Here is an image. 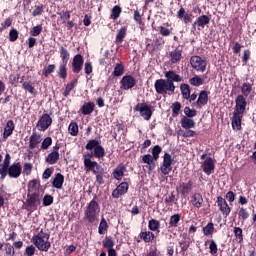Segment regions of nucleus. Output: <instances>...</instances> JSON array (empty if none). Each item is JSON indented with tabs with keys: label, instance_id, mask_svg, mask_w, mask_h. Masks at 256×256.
<instances>
[{
	"label": "nucleus",
	"instance_id": "nucleus-1",
	"mask_svg": "<svg viewBox=\"0 0 256 256\" xmlns=\"http://www.w3.org/2000/svg\"><path fill=\"white\" fill-rule=\"evenodd\" d=\"M93 154H84L83 160H84V168L86 173H90V171L93 172L94 175H96V182L98 185H103L105 181L103 180V167L97 163V161H92Z\"/></svg>",
	"mask_w": 256,
	"mask_h": 256
},
{
	"label": "nucleus",
	"instance_id": "nucleus-2",
	"mask_svg": "<svg viewBox=\"0 0 256 256\" xmlns=\"http://www.w3.org/2000/svg\"><path fill=\"white\" fill-rule=\"evenodd\" d=\"M51 234L46 230L41 229L37 234L33 235L32 243L38 249V251H44L47 253L51 249V242L49 239Z\"/></svg>",
	"mask_w": 256,
	"mask_h": 256
},
{
	"label": "nucleus",
	"instance_id": "nucleus-3",
	"mask_svg": "<svg viewBox=\"0 0 256 256\" xmlns=\"http://www.w3.org/2000/svg\"><path fill=\"white\" fill-rule=\"evenodd\" d=\"M154 89L158 95L167 97V95H173L175 93V84L166 79H158L154 83Z\"/></svg>",
	"mask_w": 256,
	"mask_h": 256
},
{
	"label": "nucleus",
	"instance_id": "nucleus-4",
	"mask_svg": "<svg viewBox=\"0 0 256 256\" xmlns=\"http://www.w3.org/2000/svg\"><path fill=\"white\" fill-rule=\"evenodd\" d=\"M85 149H87V151H93V153L88 154L92 155V157H95L96 159H103V157H105V148L101 146V140L92 139L88 141Z\"/></svg>",
	"mask_w": 256,
	"mask_h": 256
},
{
	"label": "nucleus",
	"instance_id": "nucleus-5",
	"mask_svg": "<svg viewBox=\"0 0 256 256\" xmlns=\"http://www.w3.org/2000/svg\"><path fill=\"white\" fill-rule=\"evenodd\" d=\"M99 213H101V207H99V203L95 200H92L86 207L85 210V218L88 223H95L97 217H99Z\"/></svg>",
	"mask_w": 256,
	"mask_h": 256
},
{
	"label": "nucleus",
	"instance_id": "nucleus-6",
	"mask_svg": "<svg viewBox=\"0 0 256 256\" xmlns=\"http://www.w3.org/2000/svg\"><path fill=\"white\" fill-rule=\"evenodd\" d=\"M190 65L192 69L198 71L199 73H205L207 70V60L201 56H192L190 58Z\"/></svg>",
	"mask_w": 256,
	"mask_h": 256
},
{
	"label": "nucleus",
	"instance_id": "nucleus-7",
	"mask_svg": "<svg viewBox=\"0 0 256 256\" xmlns=\"http://www.w3.org/2000/svg\"><path fill=\"white\" fill-rule=\"evenodd\" d=\"M41 205V195L39 193L28 194V198L26 199V207L27 211H37V207Z\"/></svg>",
	"mask_w": 256,
	"mask_h": 256
},
{
	"label": "nucleus",
	"instance_id": "nucleus-8",
	"mask_svg": "<svg viewBox=\"0 0 256 256\" xmlns=\"http://www.w3.org/2000/svg\"><path fill=\"white\" fill-rule=\"evenodd\" d=\"M200 158L204 161L201 165L202 171L207 175L215 173V160L211 157H207V154H202Z\"/></svg>",
	"mask_w": 256,
	"mask_h": 256
},
{
	"label": "nucleus",
	"instance_id": "nucleus-9",
	"mask_svg": "<svg viewBox=\"0 0 256 256\" xmlns=\"http://www.w3.org/2000/svg\"><path fill=\"white\" fill-rule=\"evenodd\" d=\"M134 111L140 112V116L145 121H149V119H151V117L153 116V110H151V106H149L147 103H138L134 107Z\"/></svg>",
	"mask_w": 256,
	"mask_h": 256
},
{
	"label": "nucleus",
	"instance_id": "nucleus-10",
	"mask_svg": "<svg viewBox=\"0 0 256 256\" xmlns=\"http://www.w3.org/2000/svg\"><path fill=\"white\" fill-rule=\"evenodd\" d=\"M173 157H171V154L165 153L163 156V162L160 166V171L162 175H169L171 171H173Z\"/></svg>",
	"mask_w": 256,
	"mask_h": 256
},
{
	"label": "nucleus",
	"instance_id": "nucleus-11",
	"mask_svg": "<svg viewBox=\"0 0 256 256\" xmlns=\"http://www.w3.org/2000/svg\"><path fill=\"white\" fill-rule=\"evenodd\" d=\"M235 114L243 115L245 113V109L247 108V98L243 95H238L235 100Z\"/></svg>",
	"mask_w": 256,
	"mask_h": 256
},
{
	"label": "nucleus",
	"instance_id": "nucleus-12",
	"mask_svg": "<svg viewBox=\"0 0 256 256\" xmlns=\"http://www.w3.org/2000/svg\"><path fill=\"white\" fill-rule=\"evenodd\" d=\"M53 118L49 114H43L37 122L38 131H47L48 127H51Z\"/></svg>",
	"mask_w": 256,
	"mask_h": 256
},
{
	"label": "nucleus",
	"instance_id": "nucleus-13",
	"mask_svg": "<svg viewBox=\"0 0 256 256\" xmlns=\"http://www.w3.org/2000/svg\"><path fill=\"white\" fill-rule=\"evenodd\" d=\"M137 85V80L131 75L124 76L120 81V88L124 91H128V89H133Z\"/></svg>",
	"mask_w": 256,
	"mask_h": 256
},
{
	"label": "nucleus",
	"instance_id": "nucleus-14",
	"mask_svg": "<svg viewBox=\"0 0 256 256\" xmlns=\"http://www.w3.org/2000/svg\"><path fill=\"white\" fill-rule=\"evenodd\" d=\"M22 172L23 168L21 167V162H14L9 167L8 176L10 177V179H19Z\"/></svg>",
	"mask_w": 256,
	"mask_h": 256
},
{
	"label": "nucleus",
	"instance_id": "nucleus-15",
	"mask_svg": "<svg viewBox=\"0 0 256 256\" xmlns=\"http://www.w3.org/2000/svg\"><path fill=\"white\" fill-rule=\"evenodd\" d=\"M11 165V155L7 153L3 160V163L0 164V177L5 179L9 175V167Z\"/></svg>",
	"mask_w": 256,
	"mask_h": 256
},
{
	"label": "nucleus",
	"instance_id": "nucleus-16",
	"mask_svg": "<svg viewBox=\"0 0 256 256\" xmlns=\"http://www.w3.org/2000/svg\"><path fill=\"white\" fill-rule=\"evenodd\" d=\"M216 203L219 207V211H221L223 217H229V214L231 213V207H229V204H227V200L225 198L218 196Z\"/></svg>",
	"mask_w": 256,
	"mask_h": 256
},
{
	"label": "nucleus",
	"instance_id": "nucleus-17",
	"mask_svg": "<svg viewBox=\"0 0 256 256\" xmlns=\"http://www.w3.org/2000/svg\"><path fill=\"white\" fill-rule=\"evenodd\" d=\"M59 149H60L59 144H56L52 148V151L47 155L46 163H49V165H55V163H57V161H59V157H60Z\"/></svg>",
	"mask_w": 256,
	"mask_h": 256
},
{
	"label": "nucleus",
	"instance_id": "nucleus-18",
	"mask_svg": "<svg viewBox=\"0 0 256 256\" xmlns=\"http://www.w3.org/2000/svg\"><path fill=\"white\" fill-rule=\"evenodd\" d=\"M83 63H85L83 56L81 54L75 55L72 60L73 73H81V71L83 70Z\"/></svg>",
	"mask_w": 256,
	"mask_h": 256
},
{
	"label": "nucleus",
	"instance_id": "nucleus-19",
	"mask_svg": "<svg viewBox=\"0 0 256 256\" xmlns=\"http://www.w3.org/2000/svg\"><path fill=\"white\" fill-rule=\"evenodd\" d=\"M127 191H129V184L127 182H122L113 190L112 197L113 199H119V197L125 195Z\"/></svg>",
	"mask_w": 256,
	"mask_h": 256
},
{
	"label": "nucleus",
	"instance_id": "nucleus-20",
	"mask_svg": "<svg viewBox=\"0 0 256 256\" xmlns=\"http://www.w3.org/2000/svg\"><path fill=\"white\" fill-rule=\"evenodd\" d=\"M168 55L170 62L173 65H176L177 63L181 62V59H183V50L175 48L174 50L170 51Z\"/></svg>",
	"mask_w": 256,
	"mask_h": 256
},
{
	"label": "nucleus",
	"instance_id": "nucleus-21",
	"mask_svg": "<svg viewBox=\"0 0 256 256\" xmlns=\"http://www.w3.org/2000/svg\"><path fill=\"white\" fill-rule=\"evenodd\" d=\"M255 84V79L251 78L250 82H244L241 87H240V91L243 95V97H249V95H251V93H253V85Z\"/></svg>",
	"mask_w": 256,
	"mask_h": 256
},
{
	"label": "nucleus",
	"instance_id": "nucleus-22",
	"mask_svg": "<svg viewBox=\"0 0 256 256\" xmlns=\"http://www.w3.org/2000/svg\"><path fill=\"white\" fill-rule=\"evenodd\" d=\"M193 189V182L189 180L188 183L185 182H179L177 191L178 193H181L184 197L189 195L190 191Z\"/></svg>",
	"mask_w": 256,
	"mask_h": 256
},
{
	"label": "nucleus",
	"instance_id": "nucleus-23",
	"mask_svg": "<svg viewBox=\"0 0 256 256\" xmlns=\"http://www.w3.org/2000/svg\"><path fill=\"white\" fill-rule=\"evenodd\" d=\"M41 141H43V138H41V134L33 132L32 135L29 137V149H37Z\"/></svg>",
	"mask_w": 256,
	"mask_h": 256
},
{
	"label": "nucleus",
	"instance_id": "nucleus-24",
	"mask_svg": "<svg viewBox=\"0 0 256 256\" xmlns=\"http://www.w3.org/2000/svg\"><path fill=\"white\" fill-rule=\"evenodd\" d=\"M191 203L195 209H201V207H203V203H205L203 195L199 192L194 193L191 196Z\"/></svg>",
	"mask_w": 256,
	"mask_h": 256
},
{
	"label": "nucleus",
	"instance_id": "nucleus-25",
	"mask_svg": "<svg viewBox=\"0 0 256 256\" xmlns=\"http://www.w3.org/2000/svg\"><path fill=\"white\" fill-rule=\"evenodd\" d=\"M164 76L166 77L165 80L169 81L170 83H181V81H183V78L173 71H166Z\"/></svg>",
	"mask_w": 256,
	"mask_h": 256
},
{
	"label": "nucleus",
	"instance_id": "nucleus-26",
	"mask_svg": "<svg viewBox=\"0 0 256 256\" xmlns=\"http://www.w3.org/2000/svg\"><path fill=\"white\" fill-rule=\"evenodd\" d=\"M13 131H15V123L13 120H8L4 127L3 138L8 139L11 137V135H13Z\"/></svg>",
	"mask_w": 256,
	"mask_h": 256
},
{
	"label": "nucleus",
	"instance_id": "nucleus-27",
	"mask_svg": "<svg viewBox=\"0 0 256 256\" xmlns=\"http://www.w3.org/2000/svg\"><path fill=\"white\" fill-rule=\"evenodd\" d=\"M125 171H127L125 165L119 164L113 172L114 179H116L117 181H121V179H123L125 175Z\"/></svg>",
	"mask_w": 256,
	"mask_h": 256
},
{
	"label": "nucleus",
	"instance_id": "nucleus-28",
	"mask_svg": "<svg viewBox=\"0 0 256 256\" xmlns=\"http://www.w3.org/2000/svg\"><path fill=\"white\" fill-rule=\"evenodd\" d=\"M63 183H65V176L61 173H57L52 181V187L55 189H63Z\"/></svg>",
	"mask_w": 256,
	"mask_h": 256
},
{
	"label": "nucleus",
	"instance_id": "nucleus-29",
	"mask_svg": "<svg viewBox=\"0 0 256 256\" xmlns=\"http://www.w3.org/2000/svg\"><path fill=\"white\" fill-rule=\"evenodd\" d=\"M243 119V114H235L232 116V129L234 131H241V120Z\"/></svg>",
	"mask_w": 256,
	"mask_h": 256
},
{
	"label": "nucleus",
	"instance_id": "nucleus-30",
	"mask_svg": "<svg viewBox=\"0 0 256 256\" xmlns=\"http://www.w3.org/2000/svg\"><path fill=\"white\" fill-rule=\"evenodd\" d=\"M95 111V102H86L80 108L82 115H91Z\"/></svg>",
	"mask_w": 256,
	"mask_h": 256
},
{
	"label": "nucleus",
	"instance_id": "nucleus-31",
	"mask_svg": "<svg viewBox=\"0 0 256 256\" xmlns=\"http://www.w3.org/2000/svg\"><path fill=\"white\" fill-rule=\"evenodd\" d=\"M181 127H183V129H193V127H195V121L187 116H184L181 120Z\"/></svg>",
	"mask_w": 256,
	"mask_h": 256
},
{
	"label": "nucleus",
	"instance_id": "nucleus-32",
	"mask_svg": "<svg viewBox=\"0 0 256 256\" xmlns=\"http://www.w3.org/2000/svg\"><path fill=\"white\" fill-rule=\"evenodd\" d=\"M142 162L146 165H149V171H153V169H155V158H153L151 154H146L142 156Z\"/></svg>",
	"mask_w": 256,
	"mask_h": 256
},
{
	"label": "nucleus",
	"instance_id": "nucleus-33",
	"mask_svg": "<svg viewBox=\"0 0 256 256\" xmlns=\"http://www.w3.org/2000/svg\"><path fill=\"white\" fill-rule=\"evenodd\" d=\"M211 21V18L207 15H202L197 18V21L194 22V25H197V27H201L202 29L205 27V25H209Z\"/></svg>",
	"mask_w": 256,
	"mask_h": 256
},
{
	"label": "nucleus",
	"instance_id": "nucleus-34",
	"mask_svg": "<svg viewBox=\"0 0 256 256\" xmlns=\"http://www.w3.org/2000/svg\"><path fill=\"white\" fill-rule=\"evenodd\" d=\"M139 237L144 241V243H151V241L155 239V234L151 231H144L140 232Z\"/></svg>",
	"mask_w": 256,
	"mask_h": 256
},
{
	"label": "nucleus",
	"instance_id": "nucleus-35",
	"mask_svg": "<svg viewBox=\"0 0 256 256\" xmlns=\"http://www.w3.org/2000/svg\"><path fill=\"white\" fill-rule=\"evenodd\" d=\"M209 101V95L207 94V91L203 90L200 92L197 105L198 107H204V105Z\"/></svg>",
	"mask_w": 256,
	"mask_h": 256
},
{
	"label": "nucleus",
	"instance_id": "nucleus-36",
	"mask_svg": "<svg viewBox=\"0 0 256 256\" xmlns=\"http://www.w3.org/2000/svg\"><path fill=\"white\" fill-rule=\"evenodd\" d=\"M108 230H109V224H107V220H105V218H101V221L98 227L99 235H105V233H107Z\"/></svg>",
	"mask_w": 256,
	"mask_h": 256
},
{
	"label": "nucleus",
	"instance_id": "nucleus-37",
	"mask_svg": "<svg viewBox=\"0 0 256 256\" xmlns=\"http://www.w3.org/2000/svg\"><path fill=\"white\" fill-rule=\"evenodd\" d=\"M77 83L78 80L74 79L73 81H71L70 83H68L64 89L63 95L65 97H69V95L71 94V90L75 89V87H77Z\"/></svg>",
	"mask_w": 256,
	"mask_h": 256
},
{
	"label": "nucleus",
	"instance_id": "nucleus-38",
	"mask_svg": "<svg viewBox=\"0 0 256 256\" xmlns=\"http://www.w3.org/2000/svg\"><path fill=\"white\" fill-rule=\"evenodd\" d=\"M125 37H127V27H122L117 32L116 43H123Z\"/></svg>",
	"mask_w": 256,
	"mask_h": 256
},
{
	"label": "nucleus",
	"instance_id": "nucleus-39",
	"mask_svg": "<svg viewBox=\"0 0 256 256\" xmlns=\"http://www.w3.org/2000/svg\"><path fill=\"white\" fill-rule=\"evenodd\" d=\"M123 73H125V66H123V63L121 62L117 63L114 67L112 75H114V77H121Z\"/></svg>",
	"mask_w": 256,
	"mask_h": 256
},
{
	"label": "nucleus",
	"instance_id": "nucleus-40",
	"mask_svg": "<svg viewBox=\"0 0 256 256\" xmlns=\"http://www.w3.org/2000/svg\"><path fill=\"white\" fill-rule=\"evenodd\" d=\"M159 227H161V222H159V220H156V219L149 220L148 229L150 231H157V233H159Z\"/></svg>",
	"mask_w": 256,
	"mask_h": 256
},
{
	"label": "nucleus",
	"instance_id": "nucleus-41",
	"mask_svg": "<svg viewBox=\"0 0 256 256\" xmlns=\"http://www.w3.org/2000/svg\"><path fill=\"white\" fill-rule=\"evenodd\" d=\"M180 91L184 99H189L191 95V88L189 87V84H181Z\"/></svg>",
	"mask_w": 256,
	"mask_h": 256
},
{
	"label": "nucleus",
	"instance_id": "nucleus-42",
	"mask_svg": "<svg viewBox=\"0 0 256 256\" xmlns=\"http://www.w3.org/2000/svg\"><path fill=\"white\" fill-rule=\"evenodd\" d=\"M68 131L72 137H77L79 135V125H77V122H71Z\"/></svg>",
	"mask_w": 256,
	"mask_h": 256
},
{
	"label": "nucleus",
	"instance_id": "nucleus-43",
	"mask_svg": "<svg viewBox=\"0 0 256 256\" xmlns=\"http://www.w3.org/2000/svg\"><path fill=\"white\" fill-rule=\"evenodd\" d=\"M215 232V225L213 222H209L205 227H203V233L206 237H209V235H213Z\"/></svg>",
	"mask_w": 256,
	"mask_h": 256
},
{
	"label": "nucleus",
	"instance_id": "nucleus-44",
	"mask_svg": "<svg viewBox=\"0 0 256 256\" xmlns=\"http://www.w3.org/2000/svg\"><path fill=\"white\" fill-rule=\"evenodd\" d=\"M22 87L24 91H28L31 95L35 93V86L33 85V82L31 81H25L22 83Z\"/></svg>",
	"mask_w": 256,
	"mask_h": 256
},
{
	"label": "nucleus",
	"instance_id": "nucleus-45",
	"mask_svg": "<svg viewBox=\"0 0 256 256\" xmlns=\"http://www.w3.org/2000/svg\"><path fill=\"white\" fill-rule=\"evenodd\" d=\"M190 85H193V87H200V85H203L205 83V80L199 76H194L189 79Z\"/></svg>",
	"mask_w": 256,
	"mask_h": 256
},
{
	"label": "nucleus",
	"instance_id": "nucleus-46",
	"mask_svg": "<svg viewBox=\"0 0 256 256\" xmlns=\"http://www.w3.org/2000/svg\"><path fill=\"white\" fill-rule=\"evenodd\" d=\"M103 247L105 249H113L115 247V241H113V238L111 236H106L103 241Z\"/></svg>",
	"mask_w": 256,
	"mask_h": 256
},
{
	"label": "nucleus",
	"instance_id": "nucleus-47",
	"mask_svg": "<svg viewBox=\"0 0 256 256\" xmlns=\"http://www.w3.org/2000/svg\"><path fill=\"white\" fill-rule=\"evenodd\" d=\"M58 75L60 79H67V64L61 63L58 68Z\"/></svg>",
	"mask_w": 256,
	"mask_h": 256
},
{
	"label": "nucleus",
	"instance_id": "nucleus-48",
	"mask_svg": "<svg viewBox=\"0 0 256 256\" xmlns=\"http://www.w3.org/2000/svg\"><path fill=\"white\" fill-rule=\"evenodd\" d=\"M60 57L62 59V63H65V64L69 63L70 54L65 47H60Z\"/></svg>",
	"mask_w": 256,
	"mask_h": 256
},
{
	"label": "nucleus",
	"instance_id": "nucleus-49",
	"mask_svg": "<svg viewBox=\"0 0 256 256\" xmlns=\"http://www.w3.org/2000/svg\"><path fill=\"white\" fill-rule=\"evenodd\" d=\"M181 221V214H174L170 217L169 225L170 227H177Z\"/></svg>",
	"mask_w": 256,
	"mask_h": 256
},
{
	"label": "nucleus",
	"instance_id": "nucleus-50",
	"mask_svg": "<svg viewBox=\"0 0 256 256\" xmlns=\"http://www.w3.org/2000/svg\"><path fill=\"white\" fill-rule=\"evenodd\" d=\"M52 145H53V138L46 137L41 143V149L45 151L49 149V147H51Z\"/></svg>",
	"mask_w": 256,
	"mask_h": 256
},
{
	"label": "nucleus",
	"instance_id": "nucleus-51",
	"mask_svg": "<svg viewBox=\"0 0 256 256\" xmlns=\"http://www.w3.org/2000/svg\"><path fill=\"white\" fill-rule=\"evenodd\" d=\"M161 151H163V148L161 146L156 145L152 148V157L154 161H157L159 159V155H161Z\"/></svg>",
	"mask_w": 256,
	"mask_h": 256
},
{
	"label": "nucleus",
	"instance_id": "nucleus-52",
	"mask_svg": "<svg viewBox=\"0 0 256 256\" xmlns=\"http://www.w3.org/2000/svg\"><path fill=\"white\" fill-rule=\"evenodd\" d=\"M43 31V26L41 24L34 26L31 31H30V35H32V37H39V35H41V32Z\"/></svg>",
	"mask_w": 256,
	"mask_h": 256
},
{
	"label": "nucleus",
	"instance_id": "nucleus-53",
	"mask_svg": "<svg viewBox=\"0 0 256 256\" xmlns=\"http://www.w3.org/2000/svg\"><path fill=\"white\" fill-rule=\"evenodd\" d=\"M234 235L236 237V241H238V243H242L243 229H241L240 227H234Z\"/></svg>",
	"mask_w": 256,
	"mask_h": 256
},
{
	"label": "nucleus",
	"instance_id": "nucleus-54",
	"mask_svg": "<svg viewBox=\"0 0 256 256\" xmlns=\"http://www.w3.org/2000/svg\"><path fill=\"white\" fill-rule=\"evenodd\" d=\"M11 25H13V18H6L4 23H2L0 26V33L5 31V29H8V27H11Z\"/></svg>",
	"mask_w": 256,
	"mask_h": 256
},
{
	"label": "nucleus",
	"instance_id": "nucleus-55",
	"mask_svg": "<svg viewBox=\"0 0 256 256\" xmlns=\"http://www.w3.org/2000/svg\"><path fill=\"white\" fill-rule=\"evenodd\" d=\"M19 39V31L17 29L12 28L9 32V41L14 43V41H17Z\"/></svg>",
	"mask_w": 256,
	"mask_h": 256
},
{
	"label": "nucleus",
	"instance_id": "nucleus-56",
	"mask_svg": "<svg viewBox=\"0 0 256 256\" xmlns=\"http://www.w3.org/2000/svg\"><path fill=\"white\" fill-rule=\"evenodd\" d=\"M121 15V7L120 6H114L112 9L111 19L117 20L119 19V16Z\"/></svg>",
	"mask_w": 256,
	"mask_h": 256
},
{
	"label": "nucleus",
	"instance_id": "nucleus-57",
	"mask_svg": "<svg viewBox=\"0 0 256 256\" xmlns=\"http://www.w3.org/2000/svg\"><path fill=\"white\" fill-rule=\"evenodd\" d=\"M209 250L211 255L217 256L218 248H217V242H215V240H210Z\"/></svg>",
	"mask_w": 256,
	"mask_h": 256
},
{
	"label": "nucleus",
	"instance_id": "nucleus-58",
	"mask_svg": "<svg viewBox=\"0 0 256 256\" xmlns=\"http://www.w3.org/2000/svg\"><path fill=\"white\" fill-rule=\"evenodd\" d=\"M54 72H55V64H50L44 69L43 75L44 77H49V75H51V73H54Z\"/></svg>",
	"mask_w": 256,
	"mask_h": 256
},
{
	"label": "nucleus",
	"instance_id": "nucleus-59",
	"mask_svg": "<svg viewBox=\"0 0 256 256\" xmlns=\"http://www.w3.org/2000/svg\"><path fill=\"white\" fill-rule=\"evenodd\" d=\"M238 215L239 218L242 219V221H246V219H249V212L245 208H240Z\"/></svg>",
	"mask_w": 256,
	"mask_h": 256
},
{
	"label": "nucleus",
	"instance_id": "nucleus-60",
	"mask_svg": "<svg viewBox=\"0 0 256 256\" xmlns=\"http://www.w3.org/2000/svg\"><path fill=\"white\" fill-rule=\"evenodd\" d=\"M44 207H49V205H53V196L45 195L43 198Z\"/></svg>",
	"mask_w": 256,
	"mask_h": 256
},
{
	"label": "nucleus",
	"instance_id": "nucleus-61",
	"mask_svg": "<svg viewBox=\"0 0 256 256\" xmlns=\"http://www.w3.org/2000/svg\"><path fill=\"white\" fill-rule=\"evenodd\" d=\"M184 114L186 115V117H195V115H197V110L185 107Z\"/></svg>",
	"mask_w": 256,
	"mask_h": 256
},
{
	"label": "nucleus",
	"instance_id": "nucleus-62",
	"mask_svg": "<svg viewBox=\"0 0 256 256\" xmlns=\"http://www.w3.org/2000/svg\"><path fill=\"white\" fill-rule=\"evenodd\" d=\"M9 82L16 87L17 83H19V74H11L9 76Z\"/></svg>",
	"mask_w": 256,
	"mask_h": 256
},
{
	"label": "nucleus",
	"instance_id": "nucleus-63",
	"mask_svg": "<svg viewBox=\"0 0 256 256\" xmlns=\"http://www.w3.org/2000/svg\"><path fill=\"white\" fill-rule=\"evenodd\" d=\"M31 171H33V164L25 163L23 168L24 175H30Z\"/></svg>",
	"mask_w": 256,
	"mask_h": 256
},
{
	"label": "nucleus",
	"instance_id": "nucleus-64",
	"mask_svg": "<svg viewBox=\"0 0 256 256\" xmlns=\"http://www.w3.org/2000/svg\"><path fill=\"white\" fill-rule=\"evenodd\" d=\"M179 111H181V103L175 102L172 104V113L173 115H179Z\"/></svg>",
	"mask_w": 256,
	"mask_h": 256
}]
</instances>
